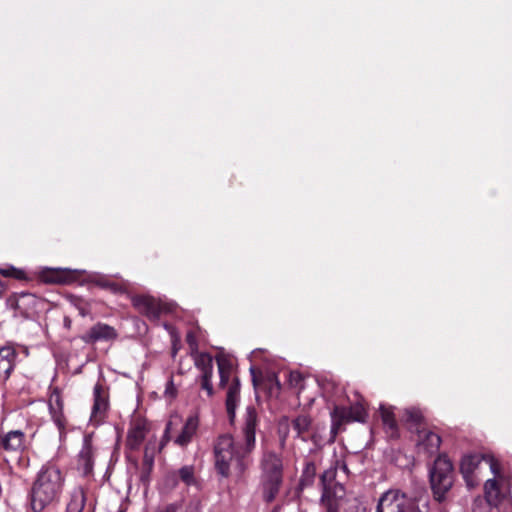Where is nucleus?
Returning a JSON list of instances; mask_svg holds the SVG:
<instances>
[{"mask_svg": "<svg viewBox=\"0 0 512 512\" xmlns=\"http://www.w3.org/2000/svg\"><path fill=\"white\" fill-rule=\"evenodd\" d=\"M65 485V475L54 463L47 462L37 472L29 492L33 512H42L59 502Z\"/></svg>", "mask_w": 512, "mask_h": 512, "instance_id": "nucleus-1", "label": "nucleus"}, {"mask_svg": "<svg viewBox=\"0 0 512 512\" xmlns=\"http://www.w3.org/2000/svg\"><path fill=\"white\" fill-rule=\"evenodd\" d=\"M28 447L25 433L21 430H11L1 436L0 452L11 470H26L30 459L24 454Z\"/></svg>", "mask_w": 512, "mask_h": 512, "instance_id": "nucleus-2", "label": "nucleus"}, {"mask_svg": "<svg viewBox=\"0 0 512 512\" xmlns=\"http://www.w3.org/2000/svg\"><path fill=\"white\" fill-rule=\"evenodd\" d=\"M426 498L408 495L398 489L384 492L378 500L376 512H427Z\"/></svg>", "mask_w": 512, "mask_h": 512, "instance_id": "nucleus-3", "label": "nucleus"}, {"mask_svg": "<svg viewBox=\"0 0 512 512\" xmlns=\"http://www.w3.org/2000/svg\"><path fill=\"white\" fill-rule=\"evenodd\" d=\"M248 453L250 451H246L243 444H235L231 435L224 434L219 436L214 444V459L217 472L223 477H228L232 462L237 461L240 463V460Z\"/></svg>", "mask_w": 512, "mask_h": 512, "instance_id": "nucleus-4", "label": "nucleus"}, {"mask_svg": "<svg viewBox=\"0 0 512 512\" xmlns=\"http://www.w3.org/2000/svg\"><path fill=\"white\" fill-rule=\"evenodd\" d=\"M429 476L434 498L438 502L444 501L454 483V468L447 455L441 454L435 459Z\"/></svg>", "mask_w": 512, "mask_h": 512, "instance_id": "nucleus-5", "label": "nucleus"}, {"mask_svg": "<svg viewBox=\"0 0 512 512\" xmlns=\"http://www.w3.org/2000/svg\"><path fill=\"white\" fill-rule=\"evenodd\" d=\"M262 468L263 496L266 502H271L275 499L282 480L281 460L276 454L267 453L264 455Z\"/></svg>", "mask_w": 512, "mask_h": 512, "instance_id": "nucleus-6", "label": "nucleus"}, {"mask_svg": "<svg viewBox=\"0 0 512 512\" xmlns=\"http://www.w3.org/2000/svg\"><path fill=\"white\" fill-rule=\"evenodd\" d=\"M336 467H330L321 475L322 495L320 503L326 512H339V500L344 496L345 489L342 484L335 481Z\"/></svg>", "mask_w": 512, "mask_h": 512, "instance_id": "nucleus-7", "label": "nucleus"}, {"mask_svg": "<svg viewBox=\"0 0 512 512\" xmlns=\"http://www.w3.org/2000/svg\"><path fill=\"white\" fill-rule=\"evenodd\" d=\"M7 306L14 311V317L33 319L38 314V308L42 301L31 293H19L11 295Z\"/></svg>", "mask_w": 512, "mask_h": 512, "instance_id": "nucleus-8", "label": "nucleus"}, {"mask_svg": "<svg viewBox=\"0 0 512 512\" xmlns=\"http://www.w3.org/2000/svg\"><path fill=\"white\" fill-rule=\"evenodd\" d=\"M133 306L150 320H158L162 314L172 313L174 305L161 302L151 296L140 295L132 299Z\"/></svg>", "mask_w": 512, "mask_h": 512, "instance_id": "nucleus-9", "label": "nucleus"}, {"mask_svg": "<svg viewBox=\"0 0 512 512\" xmlns=\"http://www.w3.org/2000/svg\"><path fill=\"white\" fill-rule=\"evenodd\" d=\"M94 403L91 410L90 422L98 426L106 418L109 408L108 392L100 383H96L93 389Z\"/></svg>", "mask_w": 512, "mask_h": 512, "instance_id": "nucleus-10", "label": "nucleus"}, {"mask_svg": "<svg viewBox=\"0 0 512 512\" xmlns=\"http://www.w3.org/2000/svg\"><path fill=\"white\" fill-rule=\"evenodd\" d=\"M149 431V424L144 418L140 416L132 418L127 431L126 447L130 450H138Z\"/></svg>", "mask_w": 512, "mask_h": 512, "instance_id": "nucleus-11", "label": "nucleus"}, {"mask_svg": "<svg viewBox=\"0 0 512 512\" xmlns=\"http://www.w3.org/2000/svg\"><path fill=\"white\" fill-rule=\"evenodd\" d=\"M365 416V410L360 404H355L350 407L336 406L331 412L333 428L346 422H363L365 421Z\"/></svg>", "mask_w": 512, "mask_h": 512, "instance_id": "nucleus-12", "label": "nucleus"}, {"mask_svg": "<svg viewBox=\"0 0 512 512\" xmlns=\"http://www.w3.org/2000/svg\"><path fill=\"white\" fill-rule=\"evenodd\" d=\"M258 426V415L253 406L246 407L242 424L243 445L246 451H252L255 447L256 429Z\"/></svg>", "mask_w": 512, "mask_h": 512, "instance_id": "nucleus-13", "label": "nucleus"}, {"mask_svg": "<svg viewBox=\"0 0 512 512\" xmlns=\"http://www.w3.org/2000/svg\"><path fill=\"white\" fill-rule=\"evenodd\" d=\"M483 459H485V455L467 454L463 456L460 462V472L463 476V479L465 480L466 485L470 489L474 488L478 484L476 471L478 470Z\"/></svg>", "mask_w": 512, "mask_h": 512, "instance_id": "nucleus-14", "label": "nucleus"}, {"mask_svg": "<svg viewBox=\"0 0 512 512\" xmlns=\"http://www.w3.org/2000/svg\"><path fill=\"white\" fill-rule=\"evenodd\" d=\"M96 448L92 443V435H85L82 448L78 454L77 468L84 476H89L93 472Z\"/></svg>", "mask_w": 512, "mask_h": 512, "instance_id": "nucleus-15", "label": "nucleus"}, {"mask_svg": "<svg viewBox=\"0 0 512 512\" xmlns=\"http://www.w3.org/2000/svg\"><path fill=\"white\" fill-rule=\"evenodd\" d=\"M117 337L118 333L114 327L98 322L81 335L80 338L86 344H94L99 341H113Z\"/></svg>", "mask_w": 512, "mask_h": 512, "instance_id": "nucleus-16", "label": "nucleus"}, {"mask_svg": "<svg viewBox=\"0 0 512 512\" xmlns=\"http://www.w3.org/2000/svg\"><path fill=\"white\" fill-rule=\"evenodd\" d=\"M63 399L60 394V391L57 388H54L49 396L48 400V408L51 415V418L57 428L62 434L66 429V418L63 413Z\"/></svg>", "mask_w": 512, "mask_h": 512, "instance_id": "nucleus-17", "label": "nucleus"}, {"mask_svg": "<svg viewBox=\"0 0 512 512\" xmlns=\"http://www.w3.org/2000/svg\"><path fill=\"white\" fill-rule=\"evenodd\" d=\"M199 427V419L196 415L189 416L181 432L174 438V443L180 447H186L193 440Z\"/></svg>", "mask_w": 512, "mask_h": 512, "instance_id": "nucleus-18", "label": "nucleus"}, {"mask_svg": "<svg viewBox=\"0 0 512 512\" xmlns=\"http://www.w3.org/2000/svg\"><path fill=\"white\" fill-rule=\"evenodd\" d=\"M85 273L84 270H72L67 268L53 269L50 276L46 278L48 282L59 284H70L78 279V277Z\"/></svg>", "mask_w": 512, "mask_h": 512, "instance_id": "nucleus-19", "label": "nucleus"}, {"mask_svg": "<svg viewBox=\"0 0 512 512\" xmlns=\"http://www.w3.org/2000/svg\"><path fill=\"white\" fill-rule=\"evenodd\" d=\"M16 358L15 349L11 346L0 348V377L6 381L13 370Z\"/></svg>", "mask_w": 512, "mask_h": 512, "instance_id": "nucleus-20", "label": "nucleus"}, {"mask_svg": "<svg viewBox=\"0 0 512 512\" xmlns=\"http://www.w3.org/2000/svg\"><path fill=\"white\" fill-rule=\"evenodd\" d=\"M240 401V381L238 378L233 380L229 386L226 396V410L231 422L234 421L236 416V409Z\"/></svg>", "mask_w": 512, "mask_h": 512, "instance_id": "nucleus-21", "label": "nucleus"}, {"mask_svg": "<svg viewBox=\"0 0 512 512\" xmlns=\"http://www.w3.org/2000/svg\"><path fill=\"white\" fill-rule=\"evenodd\" d=\"M86 501L85 489L82 486L75 487L69 494L66 512H82Z\"/></svg>", "mask_w": 512, "mask_h": 512, "instance_id": "nucleus-22", "label": "nucleus"}, {"mask_svg": "<svg viewBox=\"0 0 512 512\" xmlns=\"http://www.w3.org/2000/svg\"><path fill=\"white\" fill-rule=\"evenodd\" d=\"M419 438L420 446H422L427 453L433 454L439 450L441 437L438 434L432 431H421Z\"/></svg>", "mask_w": 512, "mask_h": 512, "instance_id": "nucleus-23", "label": "nucleus"}, {"mask_svg": "<svg viewBox=\"0 0 512 512\" xmlns=\"http://www.w3.org/2000/svg\"><path fill=\"white\" fill-rule=\"evenodd\" d=\"M380 414L387 433H389L391 437H396L398 433V427L392 409L390 407L381 405Z\"/></svg>", "mask_w": 512, "mask_h": 512, "instance_id": "nucleus-24", "label": "nucleus"}, {"mask_svg": "<svg viewBox=\"0 0 512 512\" xmlns=\"http://www.w3.org/2000/svg\"><path fill=\"white\" fill-rule=\"evenodd\" d=\"M195 366L200 370L201 375L213 374V359L207 353H193Z\"/></svg>", "mask_w": 512, "mask_h": 512, "instance_id": "nucleus-25", "label": "nucleus"}, {"mask_svg": "<svg viewBox=\"0 0 512 512\" xmlns=\"http://www.w3.org/2000/svg\"><path fill=\"white\" fill-rule=\"evenodd\" d=\"M311 419L308 415H300L293 421L297 436L306 440L310 436Z\"/></svg>", "mask_w": 512, "mask_h": 512, "instance_id": "nucleus-26", "label": "nucleus"}, {"mask_svg": "<svg viewBox=\"0 0 512 512\" xmlns=\"http://www.w3.org/2000/svg\"><path fill=\"white\" fill-rule=\"evenodd\" d=\"M485 498L490 505H497L500 500V488L495 479H488L484 484Z\"/></svg>", "mask_w": 512, "mask_h": 512, "instance_id": "nucleus-27", "label": "nucleus"}, {"mask_svg": "<svg viewBox=\"0 0 512 512\" xmlns=\"http://www.w3.org/2000/svg\"><path fill=\"white\" fill-rule=\"evenodd\" d=\"M316 475V466L313 462H307L303 468L302 475L299 480L298 490L302 491L304 488L313 484Z\"/></svg>", "mask_w": 512, "mask_h": 512, "instance_id": "nucleus-28", "label": "nucleus"}, {"mask_svg": "<svg viewBox=\"0 0 512 512\" xmlns=\"http://www.w3.org/2000/svg\"><path fill=\"white\" fill-rule=\"evenodd\" d=\"M156 438H150L145 445L143 463L150 470L154 464V458L157 452H160Z\"/></svg>", "mask_w": 512, "mask_h": 512, "instance_id": "nucleus-29", "label": "nucleus"}, {"mask_svg": "<svg viewBox=\"0 0 512 512\" xmlns=\"http://www.w3.org/2000/svg\"><path fill=\"white\" fill-rule=\"evenodd\" d=\"M0 274L4 277H12L18 280L26 279V273L24 270L18 269L11 265L5 268H0Z\"/></svg>", "mask_w": 512, "mask_h": 512, "instance_id": "nucleus-30", "label": "nucleus"}, {"mask_svg": "<svg viewBox=\"0 0 512 512\" xmlns=\"http://www.w3.org/2000/svg\"><path fill=\"white\" fill-rule=\"evenodd\" d=\"M179 476L180 479L186 484V485H193L195 484V477H194V468L192 466H184L179 469Z\"/></svg>", "mask_w": 512, "mask_h": 512, "instance_id": "nucleus-31", "label": "nucleus"}, {"mask_svg": "<svg viewBox=\"0 0 512 512\" xmlns=\"http://www.w3.org/2000/svg\"><path fill=\"white\" fill-rule=\"evenodd\" d=\"M405 420L407 422L418 424L422 420V414L419 409L408 408L404 412Z\"/></svg>", "mask_w": 512, "mask_h": 512, "instance_id": "nucleus-32", "label": "nucleus"}, {"mask_svg": "<svg viewBox=\"0 0 512 512\" xmlns=\"http://www.w3.org/2000/svg\"><path fill=\"white\" fill-rule=\"evenodd\" d=\"M89 279L91 282L95 283L96 285H98L100 287L110 288V289L115 288L114 284H111L108 279H106L104 276H101L99 274L90 275Z\"/></svg>", "mask_w": 512, "mask_h": 512, "instance_id": "nucleus-33", "label": "nucleus"}, {"mask_svg": "<svg viewBox=\"0 0 512 512\" xmlns=\"http://www.w3.org/2000/svg\"><path fill=\"white\" fill-rule=\"evenodd\" d=\"M212 375L213 374H204V375H200V377H199L200 383H201V388L207 392L208 396L213 395V385L211 382Z\"/></svg>", "mask_w": 512, "mask_h": 512, "instance_id": "nucleus-34", "label": "nucleus"}, {"mask_svg": "<svg viewBox=\"0 0 512 512\" xmlns=\"http://www.w3.org/2000/svg\"><path fill=\"white\" fill-rule=\"evenodd\" d=\"M218 368H219V374H220V385L224 386L229 379V365L225 364L224 361L218 360Z\"/></svg>", "mask_w": 512, "mask_h": 512, "instance_id": "nucleus-35", "label": "nucleus"}, {"mask_svg": "<svg viewBox=\"0 0 512 512\" xmlns=\"http://www.w3.org/2000/svg\"><path fill=\"white\" fill-rule=\"evenodd\" d=\"M483 461H486L489 464L490 469L495 476L500 474V465L493 456L485 455V459H483Z\"/></svg>", "mask_w": 512, "mask_h": 512, "instance_id": "nucleus-36", "label": "nucleus"}, {"mask_svg": "<svg viewBox=\"0 0 512 512\" xmlns=\"http://www.w3.org/2000/svg\"><path fill=\"white\" fill-rule=\"evenodd\" d=\"M172 420L169 421L167 424H166V428H165V431H164V434H163V437H162V440L159 444V450H162L163 447L169 442L170 440V432H171V428H172Z\"/></svg>", "mask_w": 512, "mask_h": 512, "instance_id": "nucleus-37", "label": "nucleus"}, {"mask_svg": "<svg viewBox=\"0 0 512 512\" xmlns=\"http://www.w3.org/2000/svg\"><path fill=\"white\" fill-rule=\"evenodd\" d=\"M172 420L169 421L167 424H166V428H165V431H164V434H163V437H162V440L159 444V450H162L163 447L169 442L170 440V432H171V428H172Z\"/></svg>", "mask_w": 512, "mask_h": 512, "instance_id": "nucleus-38", "label": "nucleus"}, {"mask_svg": "<svg viewBox=\"0 0 512 512\" xmlns=\"http://www.w3.org/2000/svg\"><path fill=\"white\" fill-rule=\"evenodd\" d=\"M302 381V376L299 372H291L290 371V386L295 383L296 385L300 384Z\"/></svg>", "mask_w": 512, "mask_h": 512, "instance_id": "nucleus-39", "label": "nucleus"}, {"mask_svg": "<svg viewBox=\"0 0 512 512\" xmlns=\"http://www.w3.org/2000/svg\"><path fill=\"white\" fill-rule=\"evenodd\" d=\"M187 343L191 347V350L196 352V350H197V343H196V339H195L193 334L189 333L187 335Z\"/></svg>", "mask_w": 512, "mask_h": 512, "instance_id": "nucleus-40", "label": "nucleus"}, {"mask_svg": "<svg viewBox=\"0 0 512 512\" xmlns=\"http://www.w3.org/2000/svg\"><path fill=\"white\" fill-rule=\"evenodd\" d=\"M178 509L179 506L176 503H171L165 506L163 509L159 510L158 512H177Z\"/></svg>", "mask_w": 512, "mask_h": 512, "instance_id": "nucleus-41", "label": "nucleus"}, {"mask_svg": "<svg viewBox=\"0 0 512 512\" xmlns=\"http://www.w3.org/2000/svg\"><path fill=\"white\" fill-rule=\"evenodd\" d=\"M165 393L169 394L171 396L175 395V388H174L172 380L168 381Z\"/></svg>", "mask_w": 512, "mask_h": 512, "instance_id": "nucleus-42", "label": "nucleus"}, {"mask_svg": "<svg viewBox=\"0 0 512 512\" xmlns=\"http://www.w3.org/2000/svg\"><path fill=\"white\" fill-rule=\"evenodd\" d=\"M339 464H340L341 469L343 470V472H345V473H346V472L348 471V468H347L346 463H345V462H340V461H338V460H337V461H336V465H335L334 467H336V468H337V466H338Z\"/></svg>", "mask_w": 512, "mask_h": 512, "instance_id": "nucleus-43", "label": "nucleus"}, {"mask_svg": "<svg viewBox=\"0 0 512 512\" xmlns=\"http://www.w3.org/2000/svg\"><path fill=\"white\" fill-rule=\"evenodd\" d=\"M64 323L67 328L71 326V320L69 318H65Z\"/></svg>", "mask_w": 512, "mask_h": 512, "instance_id": "nucleus-44", "label": "nucleus"}, {"mask_svg": "<svg viewBox=\"0 0 512 512\" xmlns=\"http://www.w3.org/2000/svg\"><path fill=\"white\" fill-rule=\"evenodd\" d=\"M4 289H5V288H4V285H3V283L0 281V296L3 294Z\"/></svg>", "mask_w": 512, "mask_h": 512, "instance_id": "nucleus-45", "label": "nucleus"}, {"mask_svg": "<svg viewBox=\"0 0 512 512\" xmlns=\"http://www.w3.org/2000/svg\"><path fill=\"white\" fill-rule=\"evenodd\" d=\"M251 370V373L253 375V382H254V385H256V379H255V375H254V369L253 368H250Z\"/></svg>", "mask_w": 512, "mask_h": 512, "instance_id": "nucleus-46", "label": "nucleus"}, {"mask_svg": "<svg viewBox=\"0 0 512 512\" xmlns=\"http://www.w3.org/2000/svg\"><path fill=\"white\" fill-rule=\"evenodd\" d=\"M279 511V508L278 507H275L273 512H278Z\"/></svg>", "mask_w": 512, "mask_h": 512, "instance_id": "nucleus-47", "label": "nucleus"}, {"mask_svg": "<svg viewBox=\"0 0 512 512\" xmlns=\"http://www.w3.org/2000/svg\"><path fill=\"white\" fill-rule=\"evenodd\" d=\"M4 382V380L0 377V383Z\"/></svg>", "mask_w": 512, "mask_h": 512, "instance_id": "nucleus-48", "label": "nucleus"}]
</instances>
